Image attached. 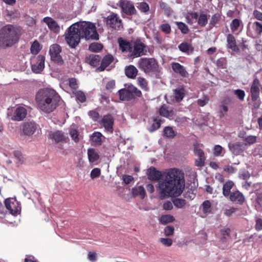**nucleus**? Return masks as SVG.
Returning a JSON list of instances; mask_svg holds the SVG:
<instances>
[{
    "label": "nucleus",
    "mask_w": 262,
    "mask_h": 262,
    "mask_svg": "<svg viewBox=\"0 0 262 262\" xmlns=\"http://www.w3.org/2000/svg\"><path fill=\"white\" fill-rule=\"evenodd\" d=\"M185 183L184 176L181 171L172 169L163 172V175L158 182L157 191L161 199L168 196H178L183 192Z\"/></svg>",
    "instance_id": "obj_1"
},
{
    "label": "nucleus",
    "mask_w": 262,
    "mask_h": 262,
    "mask_svg": "<svg viewBox=\"0 0 262 262\" xmlns=\"http://www.w3.org/2000/svg\"><path fill=\"white\" fill-rule=\"evenodd\" d=\"M64 36L67 43L72 48H75L78 46L81 38L86 39H99L95 26L86 21L73 24L68 28Z\"/></svg>",
    "instance_id": "obj_2"
},
{
    "label": "nucleus",
    "mask_w": 262,
    "mask_h": 262,
    "mask_svg": "<svg viewBox=\"0 0 262 262\" xmlns=\"http://www.w3.org/2000/svg\"><path fill=\"white\" fill-rule=\"evenodd\" d=\"M60 99V96L54 90L48 88L40 89L35 97L37 107L48 114L56 108Z\"/></svg>",
    "instance_id": "obj_3"
},
{
    "label": "nucleus",
    "mask_w": 262,
    "mask_h": 262,
    "mask_svg": "<svg viewBox=\"0 0 262 262\" xmlns=\"http://www.w3.org/2000/svg\"><path fill=\"white\" fill-rule=\"evenodd\" d=\"M19 30L11 25L3 27L0 31V41L4 47H9L16 43L18 39Z\"/></svg>",
    "instance_id": "obj_4"
},
{
    "label": "nucleus",
    "mask_w": 262,
    "mask_h": 262,
    "mask_svg": "<svg viewBox=\"0 0 262 262\" xmlns=\"http://www.w3.org/2000/svg\"><path fill=\"white\" fill-rule=\"evenodd\" d=\"M138 67L147 74H152L159 71V64L153 58H142L139 59Z\"/></svg>",
    "instance_id": "obj_5"
},
{
    "label": "nucleus",
    "mask_w": 262,
    "mask_h": 262,
    "mask_svg": "<svg viewBox=\"0 0 262 262\" xmlns=\"http://www.w3.org/2000/svg\"><path fill=\"white\" fill-rule=\"evenodd\" d=\"M118 93L120 99L123 101L132 100L135 96L140 97L142 94L141 91L133 85H128L126 89L120 90Z\"/></svg>",
    "instance_id": "obj_6"
},
{
    "label": "nucleus",
    "mask_w": 262,
    "mask_h": 262,
    "mask_svg": "<svg viewBox=\"0 0 262 262\" xmlns=\"http://www.w3.org/2000/svg\"><path fill=\"white\" fill-rule=\"evenodd\" d=\"M45 57L42 55L33 56L31 58L30 63L32 72L39 74L45 68Z\"/></svg>",
    "instance_id": "obj_7"
},
{
    "label": "nucleus",
    "mask_w": 262,
    "mask_h": 262,
    "mask_svg": "<svg viewBox=\"0 0 262 262\" xmlns=\"http://www.w3.org/2000/svg\"><path fill=\"white\" fill-rule=\"evenodd\" d=\"M61 51V47L57 44L52 45L49 50L51 59L59 64L63 63L62 57L60 55Z\"/></svg>",
    "instance_id": "obj_8"
},
{
    "label": "nucleus",
    "mask_w": 262,
    "mask_h": 262,
    "mask_svg": "<svg viewBox=\"0 0 262 262\" xmlns=\"http://www.w3.org/2000/svg\"><path fill=\"white\" fill-rule=\"evenodd\" d=\"M228 147L233 155L237 156L243 153L247 148V144L244 142H237L234 143H229Z\"/></svg>",
    "instance_id": "obj_9"
},
{
    "label": "nucleus",
    "mask_w": 262,
    "mask_h": 262,
    "mask_svg": "<svg viewBox=\"0 0 262 262\" xmlns=\"http://www.w3.org/2000/svg\"><path fill=\"white\" fill-rule=\"evenodd\" d=\"M118 5L121 8L123 12L127 15L135 13L136 9L133 4L127 0H120Z\"/></svg>",
    "instance_id": "obj_10"
},
{
    "label": "nucleus",
    "mask_w": 262,
    "mask_h": 262,
    "mask_svg": "<svg viewBox=\"0 0 262 262\" xmlns=\"http://www.w3.org/2000/svg\"><path fill=\"white\" fill-rule=\"evenodd\" d=\"M106 25L109 27L118 29L121 26V20L119 19L117 14L111 13L107 17Z\"/></svg>",
    "instance_id": "obj_11"
},
{
    "label": "nucleus",
    "mask_w": 262,
    "mask_h": 262,
    "mask_svg": "<svg viewBox=\"0 0 262 262\" xmlns=\"http://www.w3.org/2000/svg\"><path fill=\"white\" fill-rule=\"evenodd\" d=\"M190 16L192 19L197 21L198 25L201 27H205L208 23V16L206 14L201 13L199 15L196 12H191Z\"/></svg>",
    "instance_id": "obj_12"
},
{
    "label": "nucleus",
    "mask_w": 262,
    "mask_h": 262,
    "mask_svg": "<svg viewBox=\"0 0 262 262\" xmlns=\"http://www.w3.org/2000/svg\"><path fill=\"white\" fill-rule=\"evenodd\" d=\"M159 114L170 120L174 119L175 113L173 109L166 105H162L159 110Z\"/></svg>",
    "instance_id": "obj_13"
},
{
    "label": "nucleus",
    "mask_w": 262,
    "mask_h": 262,
    "mask_svg": "<svg viewBox=\"0 0 262 262\" xmlns=\"http://www.w3.org/2000/svg\"><path fill=\"white\" fill-rule=\"evenodd\" d=\"M101 123L107 132L110 133H113L114 119L111 115L104 116L101 120Z\"/></svg>",
    "instance_id": "obj_14"
},
{
    "label": "nucleus",
    "mask_w": 262,
    "mask_h": 262,
    "mask_svg": "<svg viewBox=\"0 0 262 262\" xmlns=\"http://www.w3.org/2000/svg\"><path fill=\"white\" fill-rule=\"evenodd\" d=\"M259 81L258 79H255L250 88L251 99L255 101L259 98Z\"/></svg>",
    "instance_id": "obj_15"
},
{
    "label": "nucleus",
    "mask_w": 262,
    "mask_h": 262,
    "mask_svg": "<svg viewBox=\"0 0 262 262\" xmlns=\"http://www.w3.org/2000/svg\"><path fill=\"white\" fill-rule=\"evenodd\" d=\"M147 174L149 180L155 181H159L162 179L163 173H161L160 171L157 170L154 167H150L147 170Z\"/></svg>",
    "instance_id": "obj_16"
},
{
    "label": "nucleus",
    "mask_w": 262,
    "mask_h": 262,
    "mask_svg": "<svg viewBox=\"0 0 262 262\" xmlns=\"http://www.w3.org/2000/svg\"><path fill=\"white\" fill-rule=\"evenodd\" d=\"M46 23L49 28L54 33H58L60 31V27L53 18L49 17L43 18L42 20Z\"/></svg>",
    "instance_id": "obj_17"
},
{
    "label": "nucleus",
    "mask_w": 262,
    "mask_h": 262,
    "mask_svg": "<svg viewBox=\"0 0 262 262\" xmlns=\"http://www.w3.org/2000/svg\"><path fill=\"white\" fill-rule=\"evenodd\" d=\"M27 115V110L23 106L17 107L15 112L12 119L15 121H21L24 119Z\"/></svg>",
    "instance_id": "obj_18"
},
{
    "label": "nucleus",
    "mask_w": 262,
    "mask_h": 262,
    "mask_svg": "<svg viewBox=\"0 0 262 262\" xmlns=\"http://www.w3.org/2000/svg\"><path fill=\"white\" fill-rule=\"evenodd\" d=\"M171 68L173 71L177 74H179L183 77H187L188 73L186 71L185 67L178 62H172Z\"/></svg>",
    "instance_id": "obj_19"
},
{
    "label": "nucleus",
    "mask_w": 262,
    "mask_h": 262,
    "mask_svg": "<svg viewBox=\"0 0 262 262\" xmlns=\"http://www.w3.org/2000/svg\"><path fill=\"white\" fill-rule=\"evenodd\" d=\"M144 48L145 46L142 42L135 43L134 47V50L131 54V56L134 58L140 57L144 55Z\"/></svg>",
    "instance_id": "obj_20"
},
{
    "label": "nucleus",
    "mask_w": 262,
    "mask_h": 262,
    "mask_svg": "<svg viewBox=\"0 0 262 262\" xmlns=\"http://www.w3.org/2000/svg\"><path fill=\"white\" fill-rule=\"evenodd\" d=\"M243 28L242 21L237 18L232 20L230 24V29L233 33L238 34L242 32Z\"/></svg>",
    "instance_id": "obj_21"
},
{
    "label": "nucleus",
    "mask_w": 262,
    "mask_h": 262,
    "mask_svg": "<svg viewBox=\"0 0 262 262\" xmlns=\"http://www.w3.org/2000/svg\"><path fill=\"white\" fill-rule=\"evenodd\" d=\"M37 128V125L35 122H26L24 124L23 130L26 135H31L34 134Z\"/></svg>",
    "instance_id": "obj_22"
},
{
    "label": "nucleus",
    "mask_w": 262,
    "mask_h": 262,
    "mask_svg": "<svg viewBox=\"0 0 262 262\" xmlns=\"http://www.w3.org/2000/svg\"><path fill=\"white\" fill-rule=\"evenodd\" d=\"M230 200L233 202L242 204L245 201V197L242 193L239 191H235L231 193Z\"/></svg>",
    "instance_id": "obj_23"
},
{
    "label": "nucleus",
    "mask_w": 262,
    "mask_h": 262,
    "mask_svg": "<svg viewBox=\"0 0 262 262\" xmlns=\"http://www.w3.org/2000/svg\"><path fill=\"white\" fill-rule=\"evenodd\" d=\"M227 48L235 52H238L239 49L236 45L235 37L232 34H228L227 36Z\"/></svg>",
    "instance_id": "obj_24"
},
{
    "label": "nucleus",
    "mask_w": 262,
    "mask_h": 262,
    "mask_svg": "<svg viewBox=\"0 0 262 262\" xmlns=\"http://www.w3.org/2000/svg\"><path fill=\"white\" fill-rule=\"evenodd\" d=\"M101 59L99 55L93 54L86 57L85 61L91 66L96 67L99 63Z\"/></svg>",
    "instance_id": "obj_25"
},
{
    "label": "nucleus",
    "mask_w": 262,
    "mask_h": 262,
    "mask_svg": "<svg viewBox=\"0 0 262 262\" xmlns=\"http://www.w3.org/2000/svg\"><path fill=\"white\" fill-rule=\"evenodd\" d=\"M113 57L111 55H106L103 58L100 67L97 68L99 71H103L108 67L113 61Z\"/></svg>",
    "instance_id": "obj_26"
},
{
    "label": "nucleus",
    "mask_w": 262,
    "mask_h": 262,
    "mask_svg": "<svg viewBox=\"0 0 262 262\" xmlns=\"http://www.w3.org/2000/svg\"><path fill=\"white\" fill-rule=\"evenodd\" d=\"M185 92L184 88L182 86L176 89L173 93V97L175 100L177 102L181 101L185 95Z\"/></svg>",
    "instance_id": "obj_27"
},
{
    "label": "nucleus",
    "mask_w": 262,
    "mask_h": 262,
    "mask_svg": "<svg viewBox=\"0 0 262 262\" xmlns=\"http://www.w3.org/2000/svg\"><path fill=\"white\" fill-rule=\"evenodd\" d=\"M132 193L134 196H139L141 199L145 198L146 192L144 188L142 186H139L133 188Z\"/></svg>",
    "instance_id": "obj_28"
},
{
    "label": "nucleus",
    "mask_w": 262,
    "mask_h": 262,
    "mask_svg": "<svg viewBox=\"0 0 262 262\" xmlns=\"http://www.w3.org/2000/svg\"><path fill=\"white\" fill-rule=\"evenodd\" d=\"M125 75L130 78H134L137 75L138 70L132 65L126 67L125 69Z\"/></svg>",
    "instance_id": "obj_29"
},
{
    "label": "nucleus",
    "mask_w": 262,
    "mask_h": 262,
    "mask_svg": "<svg viewBox=\"0 0 262 262\" xmlns=\"http://www.w3.org/2000/svg\"><path fill=\"white\" fill-rule=\"evenodd\" d=\"M88 156L90 162L93 163L99 158L98 152L94 148H89L88 150Z\"/></svg>",
    "instance_id": "obj_30"
},
{
    "label": "nucleus",
    "mask_w": 262,
    "mask_h": 262,
    "mask_svg": "<svg viewBox=\"0 0 262 262\" xmlns=\"http://www.w3.org/2000/svg\"><path fill=\"white\" fill-rule=\"evenodd\" d=\"M5 204L6 208L10 211L11 214L16 212L15 208L14 200L12 198H8L5 200Z\"/></svg>",
    "instance_id": "obj_31"
},
{
    "label": "nucleus",
    "mask_w": 262,
    "mask_h": 262,
    "mask_svg": "<svg viewBox=\"0 0 262 262\" xmlns=\"http://www.w3.org/2000/svg\"><path fill=\"white\" fill-rule=\"evenodd\" d=\"M49 137L56 142L62 141L64 139L63 134L60 131L50 133Z\"/></svg>",
    "instance_id": "obj_32"
},
{
    "label": "nucleus",
    "mask_w": 262,
    "mask_h": 262,
    "mask_svg": "<svg viewBox=\"0 0 262 262\" xmlns=\"http://www.w3.org/2000/svg\"><path fill=\"white\" fill-rule=\"evenodd\" d=\"M118 43L120 49L122 52H127L131 49L130 45L129 42L123 39L122 38H118Z\"/></svg>",
    "instance_id": "obj_33"
},
{
    "label": "nucleus",
    "mask_w": 262,
    "mask_h": 262,
    "mask_svg": "<svg viewBox=\"0 0 262 262\" xmlns=\"http://www.w3.org/2000/svg\"><path fill=\"white\" fill-rule=\"evenodd\" d=\"M234 185V183L231 181H228L223 187V193L225 196H228L230 193V190Z\"/></svg>",
    "instance_id": "obj_34"
},
{
    "label": "nucleus",
    "mask_w": 262,
    "mask_h": 262,
    "mask_svg": "<svg viewBox=\"0 0 262 262\" xmlns=\"http://www.w3.org/2000/svg\"><path fill=\"white\" fill-rule=\"evenodd\" d=\"M248 25L252 27L255 32V34L259 35L262 33V24L258 21L249 23Z\"/></svg>",
    "instance_id": "obj_35"
},
{
    "label": "nucleus",
    "mask_w": 262,
    "mask_h": 262,
    "mask_svg": "<svg viewBox=\"0 0 262 262\" xmlns=\"http://www.w3.org/2000/svg\"><path fill=\"white\" fill-rule=\"evenodd\" d=\"M102 135L100 132H96L91 135V140L95 145H100L102 142Z\"/></svg>",
    "instance_id": "obj_36"
},
{
    "label": "nucleus",
    "mask_w": 262,
    "mask_h": 262,
    "mask_svg": "<svg viewBox=\"0 0 262 262\" xmlns=\"http://www.w3.org/2000/svg\"><path fill=\"white\" fill-rule=\"evenodd\" d=\"M179 49L182 52L186 53L188 54L191 53L193 50L192 47L189 43L187 42L181 43L179 46Z\"/></svg>",
    "instance_id": "obj_37"
},
{
    "label": "nucleus",
    "mask_w": 262,
    "mask_h": 262,
    "mask_svg": "<svg viewBox=\"0 0 262 262\" xmlns=\"http://www.w3.org/2000/svg\"><path fill=\"white\" fill-rule=\"evenodd\" d=\"M154 122L151 125L150 127H149L148 130L150 132H152L160 128L161 123L160 120L159 119V117L153 118Z\"/></svg>",
    "instance_id": "obj_38"
},
{
    "label": "nucleus",
    "mask_w": 262,
    "mask_h": 262,
    "mask_svg": "<svg viewBox=\"0 0 262 262\" xmlns=\"http://www.w3.org/2000/svg\"><path fill=\"white\" fill-rule=\"evenodd\" d=\"M174 218L170 214H166L162 215L160 219V221L162 224H166L167 223L173 222Z\"/></svg>",
    "instance_id": "obj_39"
},
{
    "label": "nucleus",
    "mask_w": 262,
    "mask_h": 262,
    "mask_svg": "<svg viewBox=\"0 0 262 262\" xmlns=\"http://www.w3.org/2000/svg\"><path fill=\"white\" fill-rule=\"evenodd\" d=\"M225 153V150L221 145H216L214 146L213 148V154L214 156L216 157L223 156Z\"/></svg>",
    "instance_id": "obj_40"
},
{
    "label": "nucleus",
    "mask_w": 262,
    "mask_h": 262,
    "mask_svg": "<svg viewBox=\"0 0 262 262\" xmlns=\"http://www.w3.org/2000/svg\"><path fill=\"white\" fill-rule=\"evenodd\" d=\"M173 204L178 208H182L186 205V201L180 198H176L173 200Z\"/></svg>",
    "instance_id": "obj_41"
},
{
    "label": "nucleus",
    "mask_w": 262,
    "mask_h": 262,
    "mask_svg": "<svg viewBox=\"0 0 262 262\" xmlns=\"http://www.w3.org/2000/svg\"><path fill=\"white\" fill-rule=\"evenodd\" d=\"M164 134L168 138H172L175 136V134L172 127L167 126L164 129Z\"/></svg>",
    "instance_id": "obj_42"
},
{
    "label": "nucleus",
    "mask_w": 262,
    "mask_h": 262,
    "mask_svg": "<svg viewBox=\"0 0 262 262\" xmlns=\"http://www.w3.org/2000/svg\"><path fill=\"white\" fill-rule=\"evenodd\" d=\"M233 94L240 101H243L244 100L246 95L244 91L241 89L235 90L233 91Z\"/></svg>",
    "instance_id": "obj_43"
},
{
    "label": "nucleus",
    "mask_w": 262,
    "mask_h": 262,
    "mask_svg": "<svg viewBox=\"0 0 262 262\" xmlns=\"http://www.w3.org/2000/svg\"><path fill=\"white\" fill-rule=\"evenodd\" d=\"M202 207L205 213H209L211 212V203L209 201H205L202 204Z\"/></svg>",
    "instance_id": "obj_44"
},
{
    "label": "nucleus",
    "mask_w": 262,
    "mask_h": 262,
    "mask_svg": "<svg viewBox=\"0 0 262 262\" xmlns=\"http://www.w3.org/2000/svg\"><path fill=\"white\" fill-rule=\"evenodd\" d=\"M102 49V46L99 43H93L89 46V50L94 52H97Z\"/></svg>",
    "instance_id": "obj_45"
},
{
    "label": "nucleus",
    "mask_w": 262,
    "mask_h": 262,
    "mask_svg": "<svg viewBox=\"0 0 262 262\" xmlns=\"http://www.w3.org/2000/svg\"><path fill=\"white\" fill-rule=\"evenodd\" d=\"M40 50V45L37 41H34L31 47V52L33 54H37Z\"/></svg>",
    "instance_id": "obj_46"
},
{
    "label": "nucleus",
    "mask_w": 262,
    "mask_h": 262,
    "mask_svg": "<svg viewBox=\"0 0 262 262\" xmlns=\"http://www.w3.org/2000/svg\"><path fill=\"white\" fill-rule=\"evenodd\" d=\"M76 99L81 102H84L86 100V97L82 91H78L74 92Z\"/></svg>",
    "instance_id": "obj_47"
},
{
    "label": "nucleus",
    "mask_w": 262,
    "mask_h": 262,
    "mask_svg": "<svg viewBox=\"0 0 262 262\" xmlns=\"http://www.w3.org/2000/svg\"><path fill=\"white\" fill-rule=\"evenodd\" d=\"M177 25L178 28L181 30L182 33L187 34L188 33L189 29L186 24L182 22H177Z\"/></svg>",
    "instance_id": "obj_48"
},
{
    "label": "nucleus",
    "mask_w": 262,
    "mask_h": 262,
    "mask_svg": "<svg viewBox=\"0 0 262 262\" xmlns=\"http://www.w3.org/2000/svg\"><path fill=\"white\" fill-rule=\"evenodd\" d=\"M220 19V15L218 14L213 15L210 21L209 27L212 28L219 22Z\"/></svg>",
    "instance_id": "obj_49"
},
{
    "label": "nucleus",
    "mask_w": 262,
    "mask_h": 262,
    "mask_svg": "<svg viewBox=\"0 0 262 262\" xmlns=\"http://www.w3.org/2000/svg\"><path fill=\"white\" fill-rule=\"evenodd\" d=\"M138 84H139V85L141 86V88L142 89H144L145 91H146L147 90V83L146 80L144 78H142V77H138Z\"/></svg>",
    "instance_id": "obj_50"
},
{
    "label": "nucleus",
    "mask_w": 262,
    "mask_h": 262,
    "mask_svg": "<svg viewBox=\"0 0 262 262\" xmlns=\"http://www.w3.org/2000/svg\"><path fill=\"white\" fill-rule=\"evenodd\" d=\"M209 100V97L205 96L202 99H198L197 100V103L199 106L203 107L208 102Z\"/></svg>",
    "instance_id": "obj_51"
},
{
    "label": "nucleus",
    "mask_w": 262,
    "mask_h": 262,
    "mask_svg": "<svg viewBox=\"0 0 262 262\" xmlns=\"http://www.w3.org/2000/svg\"><path fill=\"white\" fill-rule=\"evenodd\" d=\"M101 173V170L99 168H95L93 169L91 172V178L94 179L99 177Z\"/></svg>",
    "instance_id": "obj_52"
},
{
    "label": "nucleus",
    "mask_w": 262,
    "mask_h": 262,
    "mask_svg": "<svg viewBox=\"0 0 262 262\" xmlns=\"http://www.w3.org/2000/svg\"><path fill=\"white\" fill-rule=\"evenodd\" d=\"M138 8L142 12H146L149 10L148 5L144 2L140 3Z\"/></svg>",
    "instance_id": "obj_53"
},
{
    "label": "nucleus",
    "mask_w": 262,
    "mask_h": 262,
    "mask_svg": "<svg viewBox=\"0 0 262 262\" xmlns=\"http://www.w3.org/2000/svg\"><path fill=\"white\" fill-rule=\"evenodd\" d=\"M250 177V174L248 171L244 170L243 171H240L239 173V178L243 180H247Z\"/></svg>",
    "instance_id": "obj_54"
},
{
    "label": "nucleus",
    "mask_w": 262,
    "mask_h": 262,
    "mask_svg": "<svg viewBox=\"0 0 262 262\" xmlns=\"http://www.w3.org/2000/svg\"><path fill=\"white\" fill-rule=\"evenodd\" d=\"M173 202H171L169 201H165L163 205V208L165 210H170L173 208Z\"/></svg>",
    "instance_id": "obj_55"
},
{
    "label": "nucleus",
    "mask_w": 262,
    "mask_h": 262,
    "mask_svg": "<svg viewBox=\"0 0 262 262\" xmlns=\"http://www.w3.org/2000/svg\"><path fill=\"white\" fill-rule=\"evenodd\" d=\"M221 232L223 239H226L230 236V229L228 228L222 229Z\"/></svg>",
    "instance_id": "obj_56"
},
{
    "label": "nucleus",
    "mask_w": 262,
    "mask_h": 262,
    "mask_svg": "<svg viewBox=\"0 0 262 262\" xmlns=\"http://www.w3.org/2000/svg\"><path fill=\"white\" fill-rule=\"evenodd\" d=\"M160 28L163 32L166 34H168L171 31V28L168 24H164L161 25Z\"/></svg>",
    "instance_id": "obj_57"
},
{
    "label": "nucleus",
    "mask_w": 262,
    "mask_h": 262,
    "mask_svg": "<svg viewBox=\"0 0 262 262\" xmlns=\"http://www.w3.org/2000/svg\"><path fill=\"white\" fill-rule=\"evenodd\" d=\"M160 241L161 243L166 246H170L172 244V240L168 238H160Z\"/></svg>",
    "instance_id": "obj_58"
},
{
    "label": "nucleus",
    "mask_w": 262,
    "mask_h": 262,
    "mask_svg": "<svg viewBox=\"0 0 262 262\" xmlns=\"http://www.w3.org/2000/svg\"><path fill=\"white\" fill-rule=\"evenodd\" d=\"M256 139V136L251 135V136H249L245 138V141L246 142V143L247 144H253L255 142Z\"/></svg>",
    "instance_id": "obj_59"
},
{
    "label": "nucleus",
    "mask_w": 262,
    "mask_h": 262,
    "mask_svg": "<svg viewBox=\"0 0 262 262\" xmlns=\"http://www.w3.org/2000/svg\"><path fill=\"white\" fill-rule=\"evenodd\" d=\"M194 151L196 155H197L199 157H203L204 156V153L202 149L199 148L197 145H194Z\"/></svg>",
    "instance_id": "obj_60"
},
{
    "label": "nucleus",
    "mask_w": 262,
    "mask_h": 262,
    "mask_svg": "<svg viewBox=\"0 0 262 262\" xmlns=\"http://www.w3.org/2000/svg\"><path fill=\"white\" fill-rule=\"evenodd\" d=\"M226 63V61L225 58H221L218 59L216 60V62L217 66L219 67L222 68H225Z\"/></svg>",
    "instance_id": "obj_61"
},
{
    "label": "nucleus",
    "mask_w": 262,
    "mask_h": 262,
    "mask_svg": "<svg viewBox=\"0 0 262 262\" xmlns=\"http://www.w3.org/2000/svg\"><path fill=\"white\" fill-rule=\"evenodd\" d=\"M174 228L172 226H167L164 229V233L166 236H170L173 233Z\"/></svg>",
    "instance_id": "obj_62"
},
{
    "label": "nucleus",
    "mask_w": 262,
    "mask_h": 262,
    "mask_svg": "<svg viewBox=\"0 0 262 262\" xmlns=\"http://www.w3.org/2000/svg\"><path fill=\"white\" fill-rule=\"evenodd\" d=\"M69 86L73 89H77L78 88L77 81L75 78L69 79Z\"/></svg>",
    "instance_id": "obj_63"
},
{
    "label": "nucleus",
    "mask_w": 262,
    "mask_h": 262,
    "mask_svg": "<svg viewBox=\"0 0 262 262\" xmlns=\"http://www.w3.org/2000/svg\"><path fill=\"white\" fill-rule=\"evenodd\" d=\"M70 134L72 138V139L75 141L77 142L78 141V132L75 129H72L70 131Z\"/></svg>",
    "instance_id": "obj_64"
}]
</instances>
